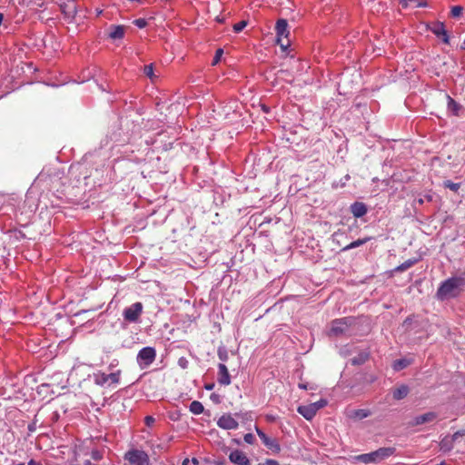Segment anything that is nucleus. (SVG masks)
<instances>
[{
  "label": "nucleus",
  "instance_id": "15",
  "mask_svg": "<svg viewBox=\"0 0 465 465\" xmlns=\"http://www.w3.org/2000/svg\"><path fill=\"white\" fill-rule=\"evenodd\" d=\"M458 432L454 433L452 436H445L440 442V449L444 452H448L452 450L453 443L458 437Z\"/></svg>",
  "mask_w": 465,
  "mask_h": 465
},
{
  "label": "nucleus",
  "instance_id": "7",
  "mask_svg": "<svg viewBox=\"0 0 465 465\" xmlns=\"http://www.w3.org/2000/svg\"><path fill=\"white\" fill-rule=\"evenodd\" d=\"M143 310V305L142 302H137L126 307L123 312L124 319L129 322H138L142 312Z\"/></svg>",
  "mask_w": 465,
  "mask_h": 465
},
{
  "label": "nucleus",
  "instance_id": "3",
  "mask_svg": "<svg viewBox=\"0 0 465 465\" xmlns=\"http://www.w3.org/2000/svg\"><path fill=\"white\" fill-rule=\"evenodd\" d=\"M352 322L353 319L350 317L333 320L331 322V328L328 331V336L340 337L341 335L346 334L350 327L351 326Z\"/></svg>",
  "mask_w": 465,
  "mask_h": 465
},
{
  "label": "nucleus",
  "instance_id": "45",
  "mask_svg": "<svg viewBox=\"0 0 465 465\" xmlns=\"http://www.w3.org/2000/svg\"><path fill=\"white\" fill-rule=\"evenodd\" d=\"M28 465H35V461L31 460Z\"/></svg>",
  "mask_w": 465,
  "mask_h": 465
},
{
  "label": "nucleus",
  "instance_id": "8",
  "mask_svg": "<svg viewBox=\"0 0 465 465\" xmlns=\"http://www.w3.org/2000/svg\"><path fill=\"white\" fill-rule=\"evenodd\" d=\"M256 432L262 444L275 453L280 452L281 447L276 439L268 437L262 430L256 427Z\"/></svg>",
  "mask_w": 465,
  "mask_h": 465
},
{
  "label": "nucleus",
  "instance_id": "43",
  "mask_svg": "<svg viewBox=\"0 0 465 465\" xmlns=\"http://www.w3.org/2000/svg\"><path fill=\"white\" fill-rule=\"evenodd\" d=\"M299 387H300V388H302V389H304V390H306V389H307V386H306V385H304V384H299Z\"/></svg>",
  "mask_w": 465,
  "mask_h": 465
},
{
  "label": "nucleus",
  "instance_id": "28",
  "mask_svg": "<svg viewBox=\"0 0 465 465\" xmlns=\"http://www.w3.org/2000/svg\"><path fill=\"white\" fill-rule=\"evenodd\" d=\"M444 186L446 188H449L450 190L453 191V192H458V190L460 189V183H453L450 180H447L444 182Z\"/></svg>",
  "mask_w": 465,
  "mask_h": 465
},
{
  "label": "nucleus",
  "instance_id": "22",
  "mask_svg": "<svg viewBox=\"0 0 465 465\" xmlns=\"http://www.w3.org/2000/svg\"><path fill=\"white\" fill-rule=\"evenodd\" d=\"M417 262L416 259H409L395 268L396 272H404Z\"/></svg>",
  "mask_w": 465,
  "mask_h": 465
},
{
  "label": "nucleus",
  "instance_id": "35",
  "mask_svg": "<svg viewBox=\"0 0 465 465\" xmlns=\"http://www.w3.org/2000/svg\"><path fill=\"white\" fill-rule=\"evenodd\" d=\"M223 49L216 50L215 55L213 57V64H216L220 61L221 56L223 55Z\"/></svg>",
  "mask_w": 465,
  "mask_h": 465
},
{
  "label": "nucleus",
  "instance_id": "36",
  "mask_svg": "<svg viewBox=\"0 0 465 465\" xmlns=\"http://www.w3.org/2000/svg\"><path fill=\"white\" fill-rule=\"evenodd\" d=\"M218 357L222 361H225L228 359V353L224 350H219L218 351Z\"/></svg>",
  "mask_w": 465,
  "mask_h": 465
},
{
  "label": "nucleus",
  "instance_id": "10",
  "mask_svg": "<svg viewBox=\"0 0 465 465\" xmlns=\"http://www.w3.org/2000/svg\"><path fill=\"white\" fill-rule=\"evenodd\" d=\"M229 460L236 465H251L250 460L246 454L239 450L232 451L229 455Z\"/></svg>",
  "mask_w": 465,
  "mask_h": 465
},
{
  "label": "nucleus",
  "instance_id": "5",
  "mask_svg": "<svg viewBox=\"0 0 465 465\" xmlns=\"http://www.w3.org/2000/svg\"><path fill=\"white\" fill-rule=\"evenodd\" d=\"M124 459L132 465H150L149 456L143 450H131L125 453Z\"/></svg>",
  "mask_w": 465,
  "mask_h": 465
},
{
  "label": "nucleus",
  "instance_id": "39",
  "mask_svg": "<svg viewBox=\"0 0 465 465\" xmlns=\"http://www.w3.org/2000/svg\"><path fill=\"white\" fill-rule=\"evenodd\" d=\"M154 421H155V420H154V418H153V417H152V416H146V417L144 418V422H145V424H146L147 426H149V427H150V426H152V425L154 423Z\"/></svg>",
  "mask_w": 465,
  "mask_h": 465
},
{
  "label": "nucleus",
  "instance_id": "11",
  "mask_svg": "<svg viewBox=\"0 0 465 465\" xmlns=\"http://www.w3.org/2000/svg\"><path fill=\"white\" fill-rule=\"evenodd\" d=\"M430 30L438 37H441L443 43H445V44L450 43L449 35H448V33L445 29V26L442 23H440V22L434 23L433 25L431 26Z\"/></svg>",
  "mask_w": 465,
  "mask_h": 465
},
{
  "label": "nucleus",
  "instance_id": "31",
  "mask_svg": "<svg viewBox=\"0 0 465 465\" xmlns=\"http://www.w3.org/2000/svg\"><path fill=\"white\" fill-rule=\"evenodd\" d=\"M120 373L121 371H117L116 372H112L108 374L109 381L115 384L118 383L120 381Z\"/></svg>",
  "mask_w": 465,
  "mask_h": 465
},
{
  "label": "nucleus",
  "instance_id": "16",
  "mask_svg": "<svg viewBox=\"0 0 465 465\" xmlns=\"http://www.w3.org/2000/svg\"><path fill=\"white\" fill-rule=\"evenodd\" d=\"M351 212L354 217L360 218L366 214L367 207L363 203L356 202L351 205Z\"/></svg>",
  "mask_w": 465,
  "mask_h": 465
},
{
  "label": "nucleus",
  "instance_id": "41",
  "mask_svg": "<svg viewBox=\"0 0 465 465\" xmlns=\"http://www.w3.org/2000/svg\"><path fill=\"white\" fill-rule=\"evenodd\" d=\"M363 361H364V360L358 361V360H356V359H353V360H352V363H353V364H360V363H361Z\"/></svg>",
  "mask_w": 465,
  "mask_h": 465
},
{
  "label": "nucleus",
  "instance_id": "1",
  "mask_svg": "<svg viewBox=\"0 0 465 465\" xmlns=\"http://www.w3.org/2000/svg\"><path fill=\"white\" fill-rule=\"evenodd\" d=\"M465 285L462 277H451L444 281L437 290V298L440 301L457 297Z\"/></svg>",
  "mask_w": 465,
  "mask_h": 465
},
{
  "label": "nucleus",
  "instance_id": "27",
  "mask_svg": "<svg viewBox=\"0 0 465 465\" xmlns=\"http://www.w3.org/2000/svg\"><path fill=\"white\" fill-rule=\"evenodd\" d=\"M109 381L108 374L104 372L96 375V383L99 385H104Z\"/></svg>",
  "mask_w": 465,
  "mask_h": 465
},
{
  "label": "nucleus",
  "instance_id": "26",
  "mask_svg": "<svg viewBox=\"0 0 465 465\" xmlns=\"http://www.w3.org/2000/svg\"><path fill=\"white\" fill-rule=\"evenodd\" d=\"M143 73L144 74L149 77L152 81H153V79L156 77L155 74H153V64H150L148 65H145L143 67Z\"/></svg>",
  "mask_w": 465,
  "mask_h": 465
},
{
  "label": "nucleus",
  "instance_id": "29",
  "mask_svg": "<svg viewBox=\"0 0 465 465\" xmlns=\"http://www.w3.org/2000/svg\"><path fill=\"white\" fill-rule=\"evenodd\" d=\"M463 7L460 5H454L450 10V15L452 17H460L462 15Z\"/></svg>",
  "mask_w": 465,
  "mask_h": 465
},
{
  "label": "nucleus",
  "instance_id": "13",
  "mask_svg": "<svg viewBox=\"0 0 465 465\" xmlns=\"http://www.w3.org/2000/svg\"><path fill=\"white\" fill-rule=\"evenodd\" d=\"M297 411L306 420H311L317 413V408L312 403L308 405L299 406Z\"/></svg>",
  "mask_w": 465,
  "mask_h": 465
},
{
  "label": "nucleus",
  "instance_id": "21",
  "mask_svg": "<svg viewBox=\"0 0 465 465\" xmlns=\"http://www.w3.org/2000/svg\"><path fill=\"white\" fill-rule=\"evenodd\" d=\"M371 415V411L364 409L354 410L351 414V418L357 420H362Z\"/></svg>",
  "mask_w": 465,
  "mask_h": 465
},
{
  "label": "nucleus",
  "instance_id": "6",
  "mask_svg": "<svg viewBox=\"0 0 465 465\" xmlns=\"http://www.w3.org/2000/svg\"><path fill=\"white\" fill-rule=\"evenodd\" d=\"M156 351L153 347L143 348L137 355V361L142 369L149 367L155 360Z\"/></svg>",
  "mask_w": 465,
  "mask_h": 465
},
{
  "label": "nucleus",
  "instance_id": "38",
  "mask_svg": "<svg viewBox=\"0 0 465 465\" xmlns=\"http://www.w3.org/2000/svg\"><path fill=\"white\" fill-rule=\"evenodd\" d=\"M92 458L94 460H100L102 459V453L99 450H93L92 451Z\"/></svg>",
  "mask_w": 465,
  "mask_h": 465
},
{
  "label": "nucleus",
  "instance_id": "25",
  "mask_svg": "<svg viewBox=\"0 0 465 465\" xmlns=\"http://www.w3.org/2000/svg\"><path fill=\"white\" fill-rule=\"evenodd\" d=\"M403 7L408 6L409 5H413L414 7H421L426 4L422 0H404L401 2Z\"/></svg>",
  "mask_w": 465,
  "mask_h": 465
},
{
  "label": "nucleus",
  "instance_id": "24",
  "mask_svg": "<svg viewBox=\"0 0 465 465\" xmlns=\"http://www.w3.org/2000/svg\"><path fill=\"white\" fill-rule=\"evenodd\" d=\"M369 240H370V238H368V237L363 238V239H358L357 241H354V242H351L350 244L346 245L345 247H343L342 251H348V250L359 247V246L366 243Z\"/></svg>",
  "mask_w": 465,
  "mask_h": 465
},
{
  "label": "nucleus",
  "instance_id": "34",
  "mask_svg": "<svg viewBox=\"0 0 465 465\" xmlns=\"http://www.w3.org/2000/svg\"><path fill=\"white\" fill-rule=\"evenodd\" d=\"M407 366V362L404 360H400L395 361L394 363V369L399 371L401 369H403Z\"/></svg>",
  "mask_w": 465,
  "mask_h": 465
},
{
  "label": "nucleus",
  "instance_id": "42",
  "mask_svg": "<svg viewBox=\"0 0 465 465\" xmlns=\"http://www.w3.org/2000/svg\"><path fill=\"white\" fill-rule=\"evenodd\" d=\"M213 387H214V384H210V385H206V386H205V389H206V390H213Z\"/></svg>",
  "mask_w": 465,
  "mask_h": 465
},
{
  "label": "nucleus",
  "instance_id": "17",
  "mask_svg": "<svg viewBox=\"0 0 465 465\" xmlns=\"http://www.w3.org/2000/svg\"><path fill=\"white\" fill-rule=\"evenodd\" d=\"M409 393V387L407 385H401L392 391L394 400L400 401L404 399Z\"/></svg>",
  "mask_w": 465,
  "mask_h": 465
},
{
  "label": "nucleus",
  "instance_id": "9",
  "mask_svg": "<svg viewBox=\"0 0 465 465\" xmlns=\"http://www.w3.org/2000/svg\"><path fill=\"white\" fill-rule=\"evenodd\" d=\"M217 425L224 430H234L238 428L239 423L231 414H223L218 420Z\"/></svg>",
  "mask_w": 465,
  "mask_h": 465
},
{
  "label": "nucleus",
  "instance_id": "19",
  "mask_svg": "<svg viewBox=\"0 0 465 465\" xmlns=\"http://www.w3.org/2000/svg\"><path fill=\"white\" fill-rule=\"evenodd\" d=\"M62 12L68 17H74L76 13V6L74 2L61 5Z\"/></svg>",
  "mask_w": 465,
  "mask_h": 465
},
{
  "label": "nucleus",
  "instance_id": "30",
  "mask_svg": "<svg viewBox=\"0 0 465 465\" xmlns=\"http://www.w3.org/2000/svg\"><path fill=\"white\" fill-rule=\"evenodd\" d=\"M246 25H247V21L242 20L239 23H236L233 25V31L235 33H240L241 31L243 30V28H245Z\"/></svg>",
  "mask_w": 465,
  "mask_h": 465
},
{
  "label": "nucleus",
  "instance_id": "18",
  "mask_svg": "<svg viewBox=\"0 0 465 465\" xmlns=\"http://www.w3.org/2000/svg\"><path fill=\"white\" fill-rule=\"evenodd\" d=\"M124 35V26L123 25H114L111 28L109 33V36L112 39H121Z\"/></svg>",
  "mask_w": 465,
  "mask_h": 465
},
{
  "label": "nucleus",
  "instance_id": "12",
  "mask_svg": "<svg viewBox=\"0 0 465 465\" xmlns=\"http://www.w3.org/2000/svg\"><path fill=\"white\" fill-rule=\"evenodd\" d=\"M218 382L223 386L231 384V377L228 369L223 363L218 364Z\"/></svg>",
  "mask_w": 465,
  "mask_h": 465
},
{
  "label": "nucleus",
  "instance_id": "2",
  "mask_svg": "<svg viewBox=\"0 0 465 465\" xmlns=\"http://www.w3.org/2000/svg\"><path fill=\"white\" fill-rule=\"evenodd\" d=\"M395 452V448H380L375 451L361 454L355 457V460L363 463H377L391 456Z\"/></svg>",
  "mask_w": 465,
  "mask_h": 465
},
{
  "label": "nucleus",
  "instance_id": "14",
  "mask_svg": "<svg viewBox=\"0 0 465 465\" xmlns=\"http://www.w3.org/2000/svg\"><path fill=\"white\" fill-rule=\"evenodd\" d=\"M437 418V413L433 411H429L427 413H424L422 415H419L414 418L412 421V425H421L424 423L431 422Z\"/></svg>",
  "mask_w": 465,
  "mask_h": 465
},
{
  "label": "nucleus",
  "instance_id": "40",
  "mask_svg": "<svg viewBox=\"0 0 465 465\" xmlns=\"http://www.w3.org/2000/svg\"><path fill=\"white\" fill-rule=\"evenodd\" d=\"M266 465H279V462L275 460L268 459L265 460Z\"/></svg>",
  "mask_w": 465,
  "mask_h": 465
},
{
  "label": "nucleus",
  "instance_id": "32",
  "mask_svg": "<svg viewBox=\"0 0 465 465\" xmlns=\"http://www.w3.org/2000/svg\"><path fill=\"white\" fill-rule=\"evenodd\" d=\"M134 24L139 28H144L147 25V21L144 18H138L134 21Z\"/></svg>",
  "mask_w": 465,
  "mask_h": 465
},
{
  "label": "nucleus",
  "instance_id": "37",
  "mask_svg": "<svg viewBox=\"0 0 465 465\" xmlns=\"http://www.w3.org/2000/svg\"><path fill=\"white\" fill-rule=\"evenodd\" d=\"M244 441L249 444H252L254 441V436L252 433H247L243 437Z\"/></svg>",
  "mask_w": 465,
  "mask_h": 465
},
{
  "label": "nucleus",
  "instance_id": "4",
  "mask_svg": "<svg viewBox=\"0 0 465 465\" xmlns=\"http://www.w3.org/2000/svg\"><path fill=\"white\" fill-rule=\"evenodd\" d=\"M275 31L277 35V44L281 46L282 49L286 50L291 44L289 39L290 31L288 29L287 20L279 19L276 22Z\"/></svg>",
  "mask_w": 465,
  "mask_h": 465
},
{
  "label": "nucleus",
  "instance_id": "20",
  "mask_svg": "<svg viewBox=\"0 0 465 465\" xmlns=\"http://www.w3.org/2000/svg\"><path fill=\"white\" fill-rule=\"evenodd\" d=\"M446 97L448 100V110L450 111L454 115H458L460 105L450 95H446Z\"/></svg>",
  "mask_w": 465,
  "mask_h": 465
},
{
  "label": "nucleus",
  "instance_id": "33",
  "mask_svg": "<svg viewBox=\"0 0 465 465\" xmlns=\"http://www.w3.org/2000/svg\"><path fill=\"white\" fill-rule=\"evenodd\" d=\"M327 401L324 399H321L320 401L312 403L313 406L317 408V411L321 410L322 408L325 407L327 405Z\"/></svg>",
  "mask_w": 465,
  "mask_h": 465
},
{
  "label": "nucleus",
  "instance_id": "44",
  "mask_svg": "<svg viewBox=\"0 0 465 465\" xmlns=\"http://www.w3.org/2000/svg\"><path fill=\"white\" fill-rule=\"evenodd\" d=\"M461 48L465 50V41L462 43Z\"/></svg>",
  "mask_w": 465,
  "mask_h": 465
},
{
  "label": "nucleus",
  "instance_id": "23",
  "mask_svg": "<svg viewBox=\"0 0 465 465\" xmlns=\"http://www.w3.org/2000/svg\"><path fill=\"white\" fill-rule=\"evenodd\" d=\"M203 410H204L203 405L198 401H193L190 404V411L193 414L199 415L203 412Z\"/></svg>",
  "mask_w": 465,
  "mask_h": 465
}]
</instances>
